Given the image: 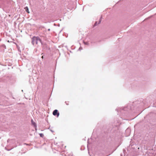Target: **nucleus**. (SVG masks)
Returning <instances> with one entry per match:
<instances>
[{
  "label": "nucleus",
  "mask_w": 156,
  "mask_h": 156,
  "mask_svg": "<svg viewBox=\"0 0 156 156\" xmlns=\"http://www.w3.org/2000/svg\"><path fill=\"white\" fill-rule=\"evenodd\" d=\"M97 22H96L95 23V24H94V25H95H95H97Z\"/></svg>",
  "instance_id": "1a4fd4ad"
},
{
  "label": "nucleus",
  "mask_w": 156,
  "mask_h": 156,
  "mask_svg": "<svg viewBox=\"0 0 156 156\" xmlns=\"http://www.w3.org/2000/svg\"><path fill=\"white\" fill-rule=\"evenodd\" d=\"M65 103L67 105H69V104L67 103L66 101H65Z\"/></svg>",
  "instance_id": "6e6552de"
},
{
  "label": "nucleus",
  "mask_w": 156,
  "mask_h": 156,
  "mask_svg": "<svg viewBox=\"0 0 156 156\" xmlns=\"http://www.w3.org/2000/svg\"><path fill=\"white\" fill-rule=\"evenodd\" d=\"M50 29H48V31H50Z\"/></svg>",
  "instance_id": "9d476101"
},
{
  "label": "nucleus",
  "mask_w": 156,
  "mask_h": 156,
  "mask_svg": "<svg viewBox=\"0 0 156 156\" xmlns=\"http://www.w3.org/2000/svg\"><path fill=\"white\" fill-rule=\"evenodd\" d=\"M39 135H40V136L41 137H43L44 136V135L43 133H39Z\"/></svg>",
  "instance_id": "423d86ee"
},
{
  "label": "nucleus",
  "mask_w": 156,
  "mask_h": 156,
  "mask_svg": "<svg viewBox=\"0 0 156 156\" xmlns=\"http://www.w3.org/2000/svg\"><path fill=\"white\" fill-rule=\"evenodd\" d=\"M100 23V21L99 23H98V24H99Z\"/></svg>",
  "instance_id": "ddd939ff"
},
{
  "label": "nucleus",
  "mask_w": 156,
  "mask_h": 156,
  "mask_svg": "<svg viewBox=\"0 0 156 156\" xmlns=\"http://www.w3.org/2000/svg\"><path fill=\"white\" fill-rule=\"evenodd\" d=\"M8 140H7V142H8Z\"/></svg>",
  "instance_id": "4468645a"
},
{
  "label": "nucleus",
  "mask_w": 156,
  "mask_h": 156,
  "mask_svg": "<svg viewBox=\"0 0 156 156\" xmlns=\"http://www.w3.org/2000/svg\"><path fill=\"white\" fill-rule=\"evenodd\" d=\"M25 9L26 10V12H27L28 13H29L30 12H29V9L27 6L25 8Z\"/></svg>",
  "instance_id": "39448f33"
},
{
  "label": "nucleus",
  "mask_w": 156,
  "mask_h": 156,
  "mask_svg": "<svg viewBox=\"0 0 156 156\" xmlns=\"http://www.w3.org/2000/svg\"><path fill=\"white\" fill-rule=\"evenodd\" d=\"M52 114L56 116L57 117H58L59 115V113L57 109H55L54 110Z\"/></svg>",
  "instance_id": "f03ea898"
},
{
  "label": "nucleus",
  "mask_w": 156,
  "mask_h": 156,
  "mask_svg": "<svg viewBox=\"0 0 156 156\" xmlns=\"http://www.w3.org/2000/svg\"><path fill=\"white\" fill-rule=\"evenodd\" d=\"M51 131L52 132H54V131L53 130H51Z\"/></svg>",
  "instance_id": "f8f14e48"
},
{
  "label": "nucleus",
  "mask_w": 156,
  "mask_h": 156,
  "mask_svg": "<svg viewBox=\"0 0 156 156\" xmlns=\"http://www.w3.org/2000/svg\"><path fill=\"white\" fill-rule=\"evenodd\" d=\"M39 42L42 44L41 40L38 36H34L32 38L31 43L33 45L37 44Z\"/></svg>",
  "instance_id": "f257e3e1"
},
{
  "label": "nucleus",
  "mask_w": 156,
  "mask_h": 156,
  "mask_svg": "<svg viewBox=\"0 0 156 156\" xmlns=\"http://www.w3.org/2000/svg\"><path fill=\"white\" fill-rule=\"evenodd\" d=\"M32 125L35 128V130H37V126L36 123L34 122L33 119H31Z\"/></svg>",
  "instance_id": "20e7f679"
},
{
  "label": "nucleus",
  "mask_w": 156,
  "mask_h": 156,
  "mask_svg": "<svg viewBox=\"0 0 156 156\" xmlns=\"http://www.w3.org/2000/svg\"><path fill=\"white\" fill-rule=\"evenodd\" d=\"M41 58L42 59H43L44 58V56H42V57H41Z\"/></svg>",
  "instance_id": "9b49d317"
},
{
  "label": "nucleus",
  "mask_w": 156,
  "mask_h": 156,
  "mask_svg": "<svg viewBox=\"0 0 156 156\" xmlns=\"http://www.w3.org/2000/svg\"><path fill=\"white\" fill-rule=\"evenodd\" d=\"M6 48V46L5 44H3L0 46V51H4Z\"/></svg>",
  "instance_id": "7ed1b4c3"
},
{
  "label": "nucleus",
  "mask_w": 156,
  "mask_h": 156,
  "mask_svg": "<svg viewBox=\"0 0 156 156\" xmlns=\"http://www.w3.org/2000/svg\"><path fill=\"white\" fill-rule=\"evenodd\" d=\"M5 149L6 150H7V151H9L11 150L12 149V148L10 149H7L6 148V147H5Z\"/></svg>",
  "instance_id": "0eeeda50"
}]
</instances>
